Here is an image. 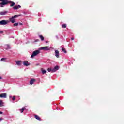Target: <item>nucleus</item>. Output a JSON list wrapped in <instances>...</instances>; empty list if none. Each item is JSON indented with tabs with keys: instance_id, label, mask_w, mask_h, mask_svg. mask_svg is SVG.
Instances as JSON below:
<instances>
[{
	"instance_id": "f257e3e1",
	"label": "nucleus",
	"mask_w": 124,
	"mask_h": 124,
	"mask_svg": "<svg viewBox=\"0 0 124 124\" xmlns=\"http://www.w3.org/2000/svg\"><path fill=\"white\" fill-rule=\"evenodd\" d=\"M18 17H20V15H15L13 16L12 17L9 18V22H11L12 24H14V23L16 22L15 18H18Z\"/></svg>"
},
{
	"instance_id": "f03ea898",
	"label": "nucleus",
	"mask_w": 124,
	"mask_h": 124,
	"mask_svg": "<svg viewBox=\"0 0 124 124\" xmlns=\"http://www.w3.org/2000/svg\"><path fill=\"white\" fill-rule=\"evenodd\" d=\"M0 1L2 2L0 3V7H3L4 5H6L8 3V1L7 0H0Z\"/></svg>"
},
{
	"instance_id": "7ed1b4c3",
	"label": "nucleus",
	"mask_w": 124,
	"mask_h": 124,
	"mask_svg": "<svg viewBox=\"0 0 124 124\" xmlns=\"http://www.w3.org/2000/svg\"><path fill=\"white\" fill-rule=\"evenodd\" d=\"M40 53V50H35L32 53V55H31V58L33 59V58H34L35 56H37L39 53Z\"/></svg>"
},
{
	"instance_id": "20e7f679",
	"label": "nucleus",
	"mask_w": 124,
	"mask_h": 124,
	"mask_svg": "<svg viewBox=\"0 0 124 124\" xmlns=\"http://www.w3.org/2000/svg\"><path fill=\"white\" fill-rule=\"evenodd\" d=\"M39 50H43L44 51H50L51 50V47L48 46H46L44 47H40L39 49Z\"/></svg>"
},
{
	"instance_id": "39448f33",
	"label": "nucleus",
	"mask_w": 124,
	"mask_h": 124,
	"mask_svg": "<svg viewBox=\"0 0 124 124\" xmlns=\"http://www.w3.org/2000/svg\"><path fill=\"white\" fill-rule=\"evenodd\" d=\"M8 23H9V20H3L0 21V25L5 26V25H7Z\"/></svg>"
},
{
	"instance_id": "423d86ee",
	"label": "nucleus",
	"mask_w": 124,
	"mask_h": 124,
	"mask_svg": "<svg viewBox=\"0 0 124 124\" xmlns=\"http://www.w3.org/2000/svg\"><path fill=\"white\" fill-rule=\"evenodd\" d=\"M7 97V94L6 93H1L0 94V98H6Z\"/></svg>"
},
{
	"instance_id": "0eeeda50",
	"label": "nucleus",
	"mask_w": 124,
	"mask_h": 124,
	"mask_svg": "<svg viewBox=\"0 0 124 124\" xmlns=\"http://www.w3.org/2000/svg\"><path fill=\"white\" fill-rule=\"evenodd\" d=\"M55 56L56 58H60V53L58 50H55Z\"/></svg>"
},
{
	"instance_id": "6e6552de",
	"label": "nucleus",
	"mask_w": 124,
	"mask_h": 124,
	"mask_svg": "<svg viewBox=\"0 0 124 124\" xmlns=\"http://www.w3.org/2000/svg\"><path fill=\"white\" fill-rule=\"evenodd\" d=\"M60 67L59 66H56L52 70V72H56L57 70H59Z\"/></svg>"
},
{
	"instance_id": "1a4fd4ad",
	"label": "nucleus",
	"mask_w": 124,
	"mask_h": 124,
	"mask_svg": "<svg viewBox=\"0 0 124 124\" xmlns=\"http://www.w3.org/2000/svg\"><path fill=\"white\" fill-rule=\"evenodd\" d=\"M7 13H8L7 11L0 12V15H6Z\"/></svg>"
},
{
	"instance_id": "9d476101",
	"label": "nucleus",
	"mask_w": 124,
	"mask_h": 124,
	"mask_svg": "<svg viewBox=\"0 0 124 124\" xmlns=\"http://www.w3.org/2000/svg\"><path fill=\"white\" fill-rule=\"evenodd\" d=\"M19 8H21V5H20L15 6L13 7V9H14L15 10H17V9H19Z\"/></svg>"
},
{
	"instance_id": "9b49d317",
	"label": "nucleus",
	"mask_w": 124,
	"mask_h": 124,
	"mask_svg": "<svg viewBox=\"0 0 124 124\" xmlns=\"http://www.w3.org/2000/svg\"><path fill=\"white\" fill-rule=\"evenodd\" d=\"M23 64L25 66H29V65H30V64H29V62L28 61H24Z\"/></svg>"
},
{
	"instance_id": "f8f14e48",
	"label": "nucleus",
	"mask_w": 124,
	"mask_h": 124,
	"mask_svg": "<svg viewBox=\"0 0 124 124\" xmlns=\"http://www.w3.org/2000/svg\"><path fill=\"white\" fill-rule=\"evenodd\" d=\"M4 48L5 50H8V49H10V46L8 45H5Z\"/></svg>"
},
{
	"instance_id": "ddd939ff",
	"label": "nucleus",
	"mask_w": 124,
	"mask_h": 124,
	"mask_svg": "<svg viewBox=\"0 0 124 124\" xmlns=\"http://www.w3.org/2000/svg\"><path fill=\"white\" fill-rule=\"evenodd\" d=\"M16 62L17 65H18L19 66H20L21 64H22V61H16Z\"/></svg>"
},
{
	"instance_id": "4468645a",
	"label": "nucleus",
	"mask_w": 124,
	"mask_h": 124,
	"mask_svg": "<svg viewBox=\"0 0 124 124\" xmlns=\"http://www.w3.org/2000/svg\"><path fill=\"white\" fill-rule=\"evenodd\" d=\"M34 82H35V79H31L30 82V85H33V83H34Z\"/></svg>"
},
{
	"instance_id": "2eb2a0df",
	"label": "nucleus",
	"mask_w": 124,
	"mask_h": 124,
	"mask_svg": "<svg viewBox=\"0 0 124 124\" xmlns=\"http://www.w3.org/2000/svg\"><path fill=\"white\" fill-rule=\"evenodd\" d=\"M41 71H42V74H45L46 73H47V71L45 70H43V69H41Z\"/></svg>"
},
{
	"instance_id": "dca6fc26",
	"label": "nucleus",
	"mask_w": 124,
	"mask_h": 124,
	"mask_svg": "<svg viewBox=\"0 0 124 124\" xmlns=\"http://www.w3.org/2000/svg\"><path fill=\"white\" fill-rule=\"evenodd\" d=\"M9 3H12V4L10 5V6H11V7H13V6L15 5V3H14V2L9 1Z\"/></svg>"
},
{
	"instance_id": "f3484780",
	"label": "nucleus",
	"mask_w": 124,
	"mask_h": 124,
	"mask_svg": "<svg viewBox=\"0 0 124 124\" xmlns=\"http://www.w3.org/2000/svg\"><path fill=\"white\" fill-rule=\"evenodd\" d=\"M3 106V102L2 100H0V107H2Z\"/></svg>"
},
{
	"instance_id": "a211bd4d",
	"label": "nucleus",
	"mask_w": 124,
	"mask_h": 124,
	"mask_svg": "<svg viewBox=\"0 0 124 124\" xmlns=\"http://www.w3.org/2000/svg\"><path fill=\"white\" fill-rule=\"evenodd\" d=\"M25 109H26V108L23 107L21 109H20V111L21 113H23L24 111H25Z\"/></svg>"
},
{
	"instance_id": "6ab92c4d",
	"label": "nucleus",
	"mask_w": 124,
	"mask_h": 124,
	"mask_svg": "<svg viewBox=\"0 0 124 124\" xmlns=\"http://www.w3.org/2000/svg\"><path fill=\"white\" fill-rule=\"evenodd\" d=\"M35 118L36 120H38V121H40V117L38 116V115H35Z\"/></svg>"
},
{
	"instance_id": "aec40b11",
	"label": "nucleus",
	"mask_w": 124,
	"mask_h": 124,
	"mask_svg": "<svg viewBox=\"0 0 124 124\" xmlns=\"http://www.w3.org/2000/svg\"><path fill=\"white\" fill-rule=\"evenodd\" d=\"M39 36L40 38H41V40H42V41L44 40V37L42 35H40Z\"/></svg>"
},
{
	"instance_id": "412c9836",
	"label": "nucleus",
	"mask_w": 124,
	"mask_h": 124,
	"mask_svg": "<svg viewBox=\"0 0 124 124\" xmlns=\"http://www.w3.org/2000/svg\"><path fill=\"white\" fill-rule=\"evenodd\" d=\"M62 27L63 28V29H65V28H66V24H62Z\"/></svg>"
},
{
	"instance_id": "4be33fe9",
	"label": "nucleus",
	"mask_w": 124,
	"mask_h": 124,
	"mask_svg": "<svg viewBox=\"0 0 124 124\" xmlns=\"http://www.w3.org/2000/svg\"><path fill=\"white\" fill-rule=\"evenodd\" d=\"M14 27H17V26H19V23H15V24H14Z\"/></svg>"
},
{
	"instance_id": "5701e85b",
	"label": "nucleus",
	"mask_w": 124,
	"mask_h": 124,
	"mask_svg": "<svg viewBox=\"0 0 124 124\" xmlns=\"http://www.w3.org/2000/svg\"><path fill=\"white\" fill-rule=\"evenodd\" d=\"M6 60V58H1V62H5Z\"/></svg>"
},
{
	"instance_id": "b1692460",
	"label": "nucleus",
	"mask_w": 124,
	"mask_h": 124,
	"mask_svg": "<svg viewBox=\"0 0 124 124\" xmlns=\"http://www.w3.org/2000/svg\"><path fill=\"white\" fill-rule=\"evenodd\" d=\"M62 52H63L65 53H66V50H65V49H64V48H62Z\"/></svg>"
},
{
	"instance_id": "393cba45",
	"label": "nucleus",
	"mask_w": 124,
	"mask_h": 124,
	"mask_svg": "<svg viewBox=\"0 0 124 124\" xmlns=\"http://www.w3.org/2000/svg\"><path fill=\"white\" fill-rule=\"evenodd\" d=\"M52 69H51V68L47 69V71H48V72H51V71L52 72Z\"/></svg>"
},
{
	"instance_id": "a878e982",
	"label": "nucleus",
	"mask_w": 124,
	"mask_h": 124,
	"mask_svg": "<svg viewBox=\"0 0 124 124\" xmlns=\"http://www.w3.org/2000/svg\"><path fill=\"white\" fill-rule=\"evenodd\" d=\"M15 98H16V96H13L12 97V100L13 101L15 100Z\"/></svg>"
},
{
	"instance_id": "bb28decb",
	"label": "nucleus",
	"mask_w": 124,
	"mask_h": 124,
	"mask_svg": "<svg viewBox=\"0 0 124 124\" xmlns=\"http://www.w3.org/2000/svg\"><path fill=\"white\" fill-rule=\"evenodd\" d=\"M0 33H3V31H0Z\"/></svg>"
},
{
	"instance_id": "cd10ccee",
	"label": "nucleus",
	"mask_w": 124,
	"mask_h": 124,
	"mask_svg": "<svg viewBox=\"0 0 124 124\" xmlns=\"http://www.w3.org/2000/svg\"><path fill=\"white\" fill-rule=\"evenodd\" d=\"M2 114H3V112L1 111H0V115H2Z\"/></svg>"
},
{
	"instance_id": "c85d7f7f",
	"label": "nucleus",
	"mask_w": 124,
	"mask_h": 124,
	"mask_svg": "<svg viewBox=\"0 0 124 124\" xmlns=\"http://www.w3.org/2000/svg\"><path fill=\"white\" fill-rule=\"evenodd\" d=\"M2 121V118H0V122H1Z\"/></svg>"
},
{
	"instance_id": "c756f323",
	"label": "nucleus",
	"mask_w": 124,
	"mask_h": 124,
	"mask_svg": "<svg viewBox=\"0 0 124 124\" xmlns=\"http://www.w3.org/2000/svg\"><path fill=\"white\" fill-rule=\"evenodd\" d=\"M71 40H74V38H71Z\"/></svg>"
},
{
	"instance_id": "7c9ffc66",
	"label": "nucleus",
	"mask_w": 124,
	"mask_h": 124,
	"mask_svg": "<svg viewBox=\"0 0 124 124\" xmlns=\"http://www.w3.org/2000/svg\"><path fill=\"white\" fill-rule=\"evenodd\" d=\"M9 98H12V96L10 95V96H9Z\"/></svg>"
},
{
	"instance_id": "2f4dec72",
	"label": "nucleus",
	"mask_w": 124,
	"mask_h": 124,
	"mask_svg": "<svg viewBox=\"0 0 124 124\" xmlns=\"http://www.w3.org/2000/svg\"><path fill=\"white\" fill-rule=\"evenodd\" d=\"M19 25H23V24H22V23H19Z\"/></svg>"
},
{
	"instance_id": "473e14b6",
	"label": "nucleus",
	"mask_w": 124,
	"mask_h": 124,
	"mask_svg": "<svg viewBox=\"0 0 124 124\" xmlns=\"http://www.w3.org/2000/svg\"><path fill=\"white\" fill-rule=\"evenodd\" d=\"M56 38H59L58 37V36H56Z\"/></svg>"
},
{
	"instance_id": "72a5a7b5",
	"label": "nucleus",
	"mask_w": 124,
	"mask_h": 124,
	"mask_svg": "<svg viewBox=\"0 0 124 124\" xmlns=\"http://www.w3.org/2000/svg\"><path fill=\"white\" fill-rule=\"evenodd\" d=\"M0 79H2V78H1V77H0Z\"/></svg>"
},
{
	"instance_id": "f704fd0d",
	"label": "nucleus",
	"mask_w": 124,
	"mask_h": 124,
	"mask_svg": "<svg viewBox=\"0 0 124 124\" xmlns=\"http://www.w3.org/2000/svg\"><path fill=\"white\" fill-rule=\"evenodd\" d=\"M46 43H48V42L46 41Z\"/></svg>"
}]
</instances>
